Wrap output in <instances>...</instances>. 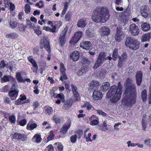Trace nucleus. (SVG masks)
<instances>
[{"instance_id":"1","label":"nucleus","mask_w":151,"mask_h":151,"mask_svg":"<svg viewBox=\"0 0 151 151\" xmlns=\"http://www.w3.org/2000/svg\"><path fill=\"white\" fill-rule=\"evenodd\" d=\"M127 88L125 93V97L122 102L126 106H131L134 104L136 100V90L134 83L131 79L128 78L126 81Z\"/></svg>"},{"instance_id":"2","label":"nucleus","mask_w":151,"mask_h":151,"mask_svg":"<svg viewBox=\"0 0 151 151\" xmlns=\"http://www.w3.org/2000/svg\"><path fill=\"white\" fill-rule=\"evenodd\" d=\"M118 84L116 89V86H111L106 95V96L108 98L113 96L111 100L112 103L117 102L120 100L121 97L122 86L121 85L120 82H119Z\"/></svg>"},{"instance_id":"3","label":"nucleus","mask_w":151,"mask_h":151,"mask_svg":"<svg viewBox=\"0 0 151 151\" xmlns=\"http://www.w3.org/2000/svg\"><path fill=\"white\" fill-rule=\"evenodd\" d=\"M108 10H94L92 14V19L96 23H104L110 17Z\"/></svg>"},{"instance_id":"4","label":"nucleus","mask_w":151,"mask_h":151,"mask_svg":"<svg viewBox=\"0 0 151 151\" xmlns=\"http://www.w3.org/2000/svg\"><path fill=\"white\" fill-rule=\"evenodd\" d=\"M126 46L131 49L136 50L139 47V43L137 40L131 37H127L125 41Z\"/></svg>"},{"instance_id":"5","label":"nucleus","mask_w":151,"mask_h":151,"mask_svg":"<svg viewBox=\"0 0 151 151\" xmlns=\"http://www.w3.org/2000/svg\"><path fill=\"white\" fill-rule=\"evenodd\" d=\"M122 28L119 26L117 28V32L115 35V39L118 42H120L124 39L125 37L124 34L122 31Z\"/></svg>"},{"instance_id":"6","label":"nucleus","mask_w":151,"mask_h":151,"mask_svg":"<svg viewBox=\"0 0 151 151\" xmlns=\"http://www.w3.org/2000/svg\"><path fill=\"white\" fill-rule=\"evenodd\" d=\"M83 62L84 64L80 69L83 73L84 74L87 72L89 70V64L90 63L89 60L86 58L83 59Z\"/></svg>"},{"instance_id":"7","label":"nucleus","mask_w":151,"mask_h":151,"mask_svg":"<svg viewBox=\"0 0 151 151\" xmlns=\"http://www.w3.org/2000/svg\"><path fill=\"white\" fill-rule=\"evenodd\" d=\"M129 31L133 35H137L139 32V27L136 24H132L130 26Z\"/></svg>"},{"instance_id":"8","label":"nucleus","mask_w":151,"mask_h":151,"mask_svg":"<svg viewBox=\"0 0 151 151\" xmlns=\"http://www.w3.org/2000/svg\"><path fill=\"white\" fill-rule=\"evenodd\" d=\"M98 59L103 63L104 60L109 59V60H111L112 59V58L110 55L106 56L105 52H102L99 53Z\"/></svg>"},{"instance_id":"9","label":"nucleus","mask_w":151,"mask_h":151,"mask_svg":"<svg viewBox=\"0 0 151 151\" xmlns=\"http://www.w3.org/2000/svg\"><path fill=\"white\" fill-rule=\"evenodd\" d=\"M67 32V30L64 29L60 36L59 42L60 45L61 46L64 45L65 43L66 34Z\"/></svg>"},{"instance_id":"10","label":"nucleus","mask_w":151,"mask_h":151,"mask_svg":"<svg viewBox=\"0 0 151 151\" xmlns=\"http://www.w3.org/2000/svg\"><path fill=\"white\" fill-rule=\"evenodd\" d=\"M81 47L86 50H88L92 46V44L89 41H83L81 42Z\"/></svg>"},{"instance_id":"11","label":"nucleus","mask_w":151,"mask_h":151,"mask_svg":"<svg viewBox=\"0 0 151 151\" xmlns=\"http://www.w3.org/2000/svg\"><path fill=\"white\" fill-rule=\"evenodd\" d=\"M142 72L141 71H138L137 72L135 76L136 83L138 86H140L142 81Z\"/></svg>"},{"instance_id":"12","label":"nucleus","mask_w":151,"mask_h":151,"mask_svg":"<svg viewBox=\"0 0 151 151\" xmlns=\"http://www.w3.org/2000/svg\"><path fill=\"white\" fill-rule=\"evenodd\" d=\"M15 86H12L11 88V90L9 93V95L12 100H15L17 96L18 92L15 90H12Z\"/></svg>"},{"instance_id":"13","label":"nucleus","mask_w":151,"mask_h":151,"mask_svg":"<svg viewBox=\"0 0 151 151\" xmlns=\"http://www.w3.org/2000/svg\"><path fill=\"white\" fill-rule=\"evenodd\" d=\"M101 35L102 36L107 35L110 33V31L109 28L106 26L102 27L100 30Z\"/></svg>"},{"instance_id":"14","label":"nucleus","mask_w":151,"mask_h":151,"mask_svg":"<svg viewBox=\"0 0 151 151\" xmlns=\"http://www.w3.org/2000/svg\"><path fill=\"white\" fill-rule=\"evenodd\" d=\"M102 95L101 92L97 90L94 91L93 94V97L95 100L101 99L102 97Z\"/></svg>"},{"instance_id":"15","label":"nucleus","mask_w":151,"mask_h":151,"mask_svg":"<svg viewBox=\"0 0 151 151\" xmlns=\"http://www.w3.org/2000/svg\"><path fill=\"white\" fill-rule=\"evenodd\" d=\"M80 53L77 51H74L70 55V58L74 61H77L80 56Z\"/></svg>"},{"instance_id":"16","label":"nucleus","mask_w":151,"mask_h":151,"mask_svg":"<svg viewBox=\"0 0 151 151\" xmlns=\"http://www.w3.org/2000/svg\"><path fill=\"white\" fill-rule=\"evenodd\" d=\"M87 24L86 19H81L78 22L77 26L79 27H83L86 25Z\"/></svg>"},{"instance_id":"17","label":"nucleus","mask_w":151,"mask_h":151,"mask_svg":"<svg viewBox=\"0 0 151 151\" xmlns=\"http://www.w3.org/2000/svg\"><path fill=\"white\" fill-rule=\"evenodd\" d=\"M70 123L64 124L60 129V132L62 133L65 134L67 132L68 130L70 128Z\"/></svg>"},{"instance_id":"18","label":"nucleus","mask_w":151,"mask_h":151,"mask_svg":"<svg viewBox=\"0 0 151 151\" xmlns=\"http://www.w3.org/2000/svg\"><path fill=\"white\" fill-rule=\"evenodd\" d=\"M43 45L44 47L48 52L49 54L50 53V50L49 41L47 39H45L44 40Z\"/></svg>"},{"instance_id":"19","label":"nucleus","mask_w":151,"mask_h":151,"mask_svg":"<svg viewBox=\"0 0 151 151\" xmlns=\"http://www.w3.org/2000/svg\"><path fill=\"white\" fill-rule=\"evenodd\" d=\"M54 147L57 151H63V147L60 142H56L54 144Z\"/></svg>"},{"instance_id":"20","label":"nucleus","mask_w":151,"mask_h":151,"mask_svg":"<svg viewBox=\"0 0 151 151\" xmlns=\"http://www.w3.org/2000/svg\"><path fill=\"white\" fill-rule=\"evenodd\" d=\"M110 85L108 82H106L103 83L102 86L101 87V90L103 91H105L107 90L109 88Z\"/></svg>"},{"instance_id":"21","label":"nucleus","mask_w":151,"mask_h":151,"mask_svg":"<svg viewBox=\"0 0 151 151\" xmlns=\"http://www.w3.org/2000/svg\"><path fill=\"white\" fill-rule=\"evenodd\" d=\"M90 120L91 121V124L95 125L99 123L98 119L96 118L95 116L93 115L90 118Z\"/></svg>"},{"instance_id":"22","label":"nucleus","mask_w":151,"mask_h":151,"mask_svg":"<svg viewBox=\"0 0 151 151\" xmlns=\"http://www.w3.org/2000/svg\"><path fill=\"white\" fill-rule=\"evenodd\" d=\"M33 141L34 142L39 143L41 142L42 138L41 136L38 134H35L32 138Z\"/></svg>"},{"instance_id":"23","label":"nucleus","mask_w":151,"mask_h":151,"mask_svg":"<svg viewBox=\"0 0 151 151\" xmlns=\"http://www.w3.org/2000/svg\"><path fill=\"white\" fill-rule=\"evenodd\" d=\"M151 37V33H148L145 35H144L142 38V41L144 42L149 40Z\"/></svg>"},{"instance_id":"24","label":"nucleus","mask_w":151,"mask_h":151,"mask_svg":"<svg viewBox=\"0 0 151 151\" xmlns=\"http://www.w3.org/2000/svg\"><path fill=\"white\" fill-rule=\"evenodd\" d=\"M150 28V25L146 23H143L141 25V29L143 31H148Z\"/></svg>"},{"instance_id":"25","label":"nucleus","mask_w":151,"mask_h":151,"mask_svg":"<svg viewBox=\"0 0 151 151\" xmlns=\"http://www.w3.org/2000/svg\"><path fill=\"white\" fill-rule=\"evenodd\" d=\"M127 58V55L126 53H123L119 58L118 63H122L125 61Z\"/></svg>"},{"instance_id":"26","label":"nucleus","mask_w":151,"mask_h":151,"mask_svg":"<svg viewBox=\"0 0 151 151\" xmlns=\"http://www.w3.org/2000/svg\"><path fill=\"white\" fill-rule=\"evenodd\" d=\"M142 15L145 18L150 17V14L148 10H140Z\"/></svg>"},{"instance_id":"27","label":"nucleus","mask_w":151,"mask_h":151,"mask_svg":"<svg viewBox=\"0 0 151 151\" xmlns=\"http://www.w3.org/2000/svg\"><path fill=\"white\" fill-rule=\"evenodd\" d=\"M18 36V35L16 33L12 32L6 35V37L9 39H14L17 38Z\"/></svg>"},{"instance_id":"28","label":"nucleus","mask_w":151,"mask_h":151,"mask_svg":"<svg viewBox=\"0 0 151 151\" xmlns=\"http://www.w3.org/2000/svg\"><path fill=\"white\" fill-rule=\"evenodd\" d=\"M90 87L92 88H94L99 86V82L98 81L93 80L89 84Z\"/></svg>"},{"instance_id":"29","label":"nucleus","mask_w":151,"mask_h":151,"mask_svg":"<svg viewBox=\"0 0 151 151\" xmlns=\"http://www.w3.org/2000/svg\"><path fill=\"white\" fill-rule=\"evenodd\" d=\"M52 28H51L49 27L45 26L43 28L44 30L46 31L53 32H55L56 29V27L55 26H52Z\"/></svg>"},{"instance_id":"30","label":"nucleus","mask_w":151,"mask_h":151,"mask_svg":"<svg viewBox=\"0 0 151 151\" xmlns=\"http://www.w3.org/2000/svg\"><path fill=\"white\" fill-rule=\"evenodd\" d=\"M82 107H86L87 109L89 110H92L94 109V107L88 102H86L82 105Z\"/></svg>"},{"instance_id":"31","label":"nucleus","mask_w":151,"mask_h":151,"mask_svg":"<svg viewBox=\"0 0 151 151\" xmlns=\"http://www.w3.org/2000/svg\"><path fill=\"white\" fill-rule=\"evenodd\" d=\"M37 127V125L35 123L30 124L28 123L27 125V128L28 130H32L36 127Z\"/></svg>"},{"instance_id":"32","label":"nucleus","mask_w":151,"mask_h":151,"mask_svg":"<svg viewBox=\"0 0 151 151\" xmlns=\"http://www.w3.org/2000/svg\"><path fill=\"white\" fill-rule=\"evenodd\" d=\"M103 63L98 59H97L94 66L93 67L94 69H96L101 66Z\"/></svg>"},{"instance_id":"33","label":"nucleus","mask_w":151,"mask_h":151,"mask_svg":"<svg viewBox=\"0 0 151 151\" xmlns=\"http://www.w3.org/2000/svg\"><path fill=\"white\" fill-rule=\"evenodd\" d=\"M118 50L117 48H115L113 51L112 54V59L114 60H116L118 58Z\"/></svg>"},{"instance_id":"34","label":"nucleus","mask_w":151,"mask_h":151,"mask_svg":"<svg viewBox=\"0 0 151 151\" xmlns=\"http://www.w3.org/2000/svg\"><path fill=\"white\" fill-rule=\"evenodd\" d=\"M11 78L10 75H4L1 78V82L2 83L8 82Z\"/></svg>"},{"instance_id":"35","label":"nucleus","mask_w":151,"mask_h":151,"mask_svg":"<svg viewBox=\"0 0 151 151\" xmlns=\"http://www.w3.org/2000/svg\"><path fill=\"white\" fill-rule=\"evenodd\" d=\"M147 91L144 90H143L141 93L142 97L144 101H145L147 99Z\"/></svg>"},{"instance_id":"36","label":"nucleus","mask_w":151,"mask_h":151,"mask_svg":"<svg viewBox=\"0 0 151 151\" xmlns=\"http://www.w3.org/2000/svg\"><path fill=\"white\" fill-rule=\"evenodd\" d=\"M89 129H87L84 132V137H85L86 140L88 141H91V140L90 138V137L91 136V133H89L88 135V137H86V132H88Z\"/></svg>"},{"instance_id":"37","label":"nucleus","mask_w":151,"mask_h":151,"mask_svg":"<svg viewBox=\"0 0 151 151\" xmlns=\"http://www.w3.org/2000/svg\"><path fill=\"white\" fill-rule=\"evenodd\" d=\"M17 23L15 21L10 20L9 22V25L10 27L12 29L15 28L17 26Z\"/></svg>"},{"instance_id":"38","label":"nucleus","mask_w":151,"mask_h":151,"mask_svg":"<svg viewBox=\"0 0 151 151\" xmlns=\"http://www.w3.org/2000/svg\"><path fill=\"white\" fill-rule=\"evenodd\" d=\"M9 119L11 124H15L16 118L15 116L13 115L12 116H9Z\"/></svg>"},{"instance_id":"39","label":"nucleus","mask_w":151,"mask_h":151,"mask_svg":"<svg viewBox=\"0 0 151 151\" xmlns=\"http://www.w3.org/2000/svg\"><path fill=\"white\" fill-rule=\"evenodd\" d=\"M16 76L17 78L18 81L20 82H24V81L21 75V73H16Z\"/></svg>"},{"instance_id":"40","label":"nucleus","mask_w":151,"mask_h":151,"mask_svg":"<svg viewBox=\"0 0 151 151\" xmlns=\"http://www.w3.org/2000/svg\"><path fill=\"white\" fill-rule=\"evenodd\" d=\"M46 114L48 115L50 114L52 112V109L51 107L49 106H46L45 107Z\"/></svg>"},{"instance_id":"41","label":"nucleus","mask_w":151,"mask_h":151,"mask_svg":"<svg viewBox=\"0 0 151 151\" xmlns=\"http://www.w3.org/2000/svg\"><path fill=\"white\" fill-rule=\"evenodd\" d=\"M57 98L60 99L63 102H64L65 101L64 95L62 93H60L58 94L57 95Z\"/></svg>"},{"instance_id":"42","label":"nucleus","mask_w":151,"mask_h":151,"mask_svg":"<svg viewBox=\"0 0 151 151\" xmlns=\"http://www.w3.org/2000/svg\"><path fill=\"white\" fill-rule=\"evenodd\" d=\"M60 70L62 73H65V69L63 64L62 63H60Z\"/></svg>"},{"instance_id":"43","label":"nucleus","mask_w":151,"mask_h":151,"mask_svg":"<svg viewBox=\"0 0 151 151\" xmlns=\"http://www.w3.org/2000/svg\"><path fill=\"white\" fill-rule=\"evenodd\" d=\"M77 40V38L73 36L72 39L70 41V43L74 45L76 44L79 40Z\"/></svg>"},{"instance_id":"44","label":"nucleus","mask_w":151,"mask_h":151,"mask_svg":"<svg viewBox=\"0 0 151 151\" xmlns=\"http://www.w3.org/2000/svg\"><path fill=\"white\" fill-rule=\"evenodd\" d=\"M145 117H143L142 119V129L145 130L147 125V123L145 121Z\"/></svg>"},{"instance_id":"45","label":"nucleus","mask_w":151,"mask_h":151,"mask_svg":"<svg viewBox=\"0 0 151 151\" xmlns=\"http://www.w3.org/2000/svg\"><path fill=\"white\" fill-rule=\"evenodd\" d=\"M71 87L73 94H76V93H78L76 91L77 87L76 86L73 85V84H72L71 85Z\"/></svg>"},{"instance_id":"46","label":"nucleus","mask_w":151,"mask_h":151,"mask_svg":"<svg viewBox=\"0 0 151 151\" xmlns=\"http://www.w3.org/2000/svg\"><path fill=\"white\" fill-rule=\"evenodd\" d=\"M82 35V33L81 32H79L76 33L74 35L75 37L77 38V40H79Z\"/></svg>"},{"instance_id":"47","label":"nucleus","mask_w":151,"mask_h":151,"mask_svg":"<svg viewBox=\"0 0 151 151\" xmlns=\"http://www.w3.org/2000/svg\"><path fill=\"white\" fill-rule=\"evenodd\" d=\"M33 67L35 68L33 69V71L36 73H37V70L38 69V66L36 62L34 63H31Z\"/></svg>"},{"instance_id":"48","label":"nucleus","mask_w":151,"mask_h":151,"mask_svg":"<svg viewBox=\"0 0 151 151\" xmlns=\"http://www.w3.org/2000/svg\"><path fill=\"white\" fill-rule=\"evenodd\" d=\"M67 79V77L65 75V73H62V75L60 76V79L63 82H64V80Z\"/></svg>"},{"instance_id":"49","label":"nucleus","mask_w":151,"mask_h":151,"mask_svg":"<svg viewBox=\"0 0 151 151\" xmlns=\"http://www.w3.org/2000/svg\"><path fill=\"white\" fill-rule=\"evenodd\" d=\"M53 147L51 145L48 146L45 149V151H53Z\"/></svg>"},{"instance_id":"50","label":"nucleus","mask_w":151,"mask_h":151,"mask_svg":"<svg viewBox=\"0 0 151 151\" xmlns=\"http://www.w3.org/2000/svg\"><path fill=\"white\" fill-rule=\"evenodd\" d=\"M54 134L53 133L52 131H51L50 132L49 135L47 137V139L48 141L52 139L54 137Z\"/></svg>"},{"instance_id":"51","label":"nucleus","mask_w":151,"mask_h":151,"mask_svg":"<svg viewBox=\"0 0 151 151\" xmlns=\"http://www.w3.org/2000/svg\"><path fill=\"white\" fill-rule=\"evenodd\" d=\"M77 135L75 134L70 137V141L72 143H75L76 141Z\"/></svg>"},{"instance_id":"52","label":"nucleus","mask_w":151,"mask_h":151,"mask_svg":"<svg viewBox=\"0 0 151 151\" xmlns=\"http://www.w3.org/2000/svg\"><path fill=\"white\" fill-rule=\"evenodd\" d=\"M76 94H73L74 98L75 100L77 101H79L80 99V97L78 93H77Z\"/></svg>"},{"instance_id":"53","label":"nucleus","mask_w":151,"mask_h":151,"mask_svg":"<svg viewBox=\"0 0 151 151\" xmlns=\"http://www.w3.org/2000/svg\"><path fill=\"white\" fill-rule=\"evenodd\" d=\"M6 66V64L4 60H2L0 63V68H3Z\"/></svg>"},{"instance_id":"54","label":"nucleus","mask_w":151,"mask_h":151,"mask_svg":"<svg viewBox=\"0 0 151 151\" xmlns=\"http://www.w3.org/2000/svg\"><path fill=\"white\" fill-rule=\"evenodd\" d=\"M145 143L148 146H151V139H147L144 141Z\"/></svg>"},{"instance_id":"55","label":"nucleus","mask_w":151,"mask_h":151,"mask_svg":"<svg viewBox=\"0 0 151 151\" xmlns=\"http://www.w3.org/2000/svg\"><path fill=\"white\" fill-rule=\"evenodd\" d=\"M36 6H38L39 8H41L44 6V5L43 4L42 1H40L39 3H37L36 4Z\"/></svg>"},{"instance_id":"56","label":"nucleus","mask_w":151,"mask_h":151,"mask_svg":"<svg viewBox=\"0 0 151 151\" xmlns=\"http://www.w3.org/2000/svg\"><path fill=\"white\" fill-rule=\"evenodd\" d=\"M25 101H22L20 99H19L16 101L15 102V104L17 105H19L23 104V103H25Z\"/></svg>"},{"instance_id":"57","label":"nucleus","mask_w":151,"mask_h":151,"mask_svg":"<svg viewBox=\"0 0 151 151\" xmlns=\"http://www.w3.org/2000/svg\"><path fill=\"white\" fill-rule=\"evenodd\" d=\"M27 122V120L25 119H23L19 122V124L21 126H24L26 124Z\"/></svg>"},{"instance_id":"58","label":"nucleus","mask_w":151,"mask_h":151,"mask_svg":"<svg viewBox=\"0 0 151 151\" xmlns=\"http://www.w3.org/2000/svg\"><path fill=\"white\" fill-rule=\"evenodd\" d=\"M97 112L99 114L101 115L105 116H106L107 115L106 113L100 110H97Z\"/></svg>"},{"instance_id":"59","label":"nucleus","mask_w":151,"mask_h":151,"mask_svg":"<svg viewBox=\"0 0 151 151\" xmlns=\"http://www.w3.org/2000/svg\"><path fill=\"white\" fill-rule=\"evenodd\" d=\"M86 34L88 37H92L94 36V34L89 32L88 31H86Z\"/></svg>"},{"instance_id":"60","label":"nucleus","mask_w":151,"mask_h":151,"mask_svg":"<svg viewBox=\"0 0 151 151\" xmlns=\"http://www.w3.org/2000/svg\"><path fill=\"white\" fill-rule=\"evenodd\" d=\"M127 144H128L127 146L128 147H129L130 146L131 147L136 146V143H131V142L130 141H128L127 142Z\"/></svg>"},{"instance_id":"61","label":"nucleus","mask_w":151,"mask_h":151,"mask_svg":"<svg viewBox=\"0 0 151 151\" xmlns=\"http://www.w3.org/2000/svg\"><path fill=\"white\" fill-rule=\"evenodd\" d=\"M13 138L15 139H19V134L17 133H15L13 136Z\"/></svg>"},{"instance_id":"62","label":"nucleus","mask_w":151,"mask_h":151,"mask_svg":"<svg viewBox=\"0 0 151 151\" xmlns=\"http://www.w3.org/2000/svg\"><path fill=\"white\" fill-rule=\"evenodd\" d=\"M28 60L31 63H34L36 62L35 60L33 59L32 57L31 56H29L28 57Z\"/></svg>"},{"instance_id":"63","label":"nucleus","mask_w":151,"mask_h":151,"mask_svg":"<svg viewBox=\"0 0 151 151\" xmlns=\"http://www.w3.org/2000/svg\"><path fill=\"white\" fill-rule=\"evenodd\" d=\"M25 135L22 134H19V139H21L22 141H24L25 139Z\"/></svg>"},{"instance_id":"64","label":"nucleus","mask_w":151,"mask_h":151,"mask_svg":"<svg viewBox=\"0 0 151 151\" xmlns=\"http://www.w3.org/2000/svg\"><path fill=\"white\" fill-rule=\"evenodd\" d=\"M121 123L120 122H118L116 124L114 125V129L117 130H119V129L117 128V127L119 126V125H121Z\"/></svg>"}]
</instances>
